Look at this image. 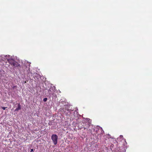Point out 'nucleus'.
<instances>
[{
  "label": "nucleus",
  "mask_w": 152,
  "mask_h": 152,
  "mask_svg": "<svg viewBox=\"0 0 152 152\" xmlns=\"http://www.w3.org/2000/svg\"><path fill=\"white\" fill-rule=\"evenodd\" d=\"M52 140L54 145H56L57 142L58 136L56 134H53L51 136Z\"/></svg>",
  "instance_id": "nucleus-1"
},
{
  "label": "nucleus",
  "mask_w": 152,
  "mask_h": 152,
  "mask_svg": "<svg viewBox=\"0 0 152 152\" xmlns=\"http://www.w3.org/2000/svg\"><path fill=\"white\" fill-rule=\"evenodd\" d=\"M63 110L64 111L66 112V111H68V112H70V113H71V111H73L72 110H70L69 109V106L67 105H66L65 107L63 108Z\"/></svg>",
  "instance_id": "nucleus-2"
},
{
  "label": "nucleus",
  "mask_w": 152,
  "mask_h": 152,
  "mask_svg": "<svg viewBox=\"0 0 152 152\" xmlns=\"http://www.w3.org/2000/svg\"><path fill=\"white\" fill-rule=\"evenodd\" d=\"M12 66H14L15 67L18 68L20 67V64L18 63L17 62L15 61Z\"/></svg>",
  "instance_id": "nucleus-3"
},
{
  "label": "nucleus",
  "mask_w": 152,
  "mask_h": 152,
  "mask_svg": "<svg viewBox=\"0 0 152 152\" xmlns=\"http://www.w3.org/2000/svg\"><path fill=\"white\" fill-rule=\"evenodd\" d=\"M7 61L12 66L15 62V61L12 59H7Z\"/></svg>",
  "instance_id": "nucleus-4"
},
{
  "label": "nucleus",
  "mask_w": 152,
  "mask_h": 152,
  "mask_svg": "<svg viewBox=\"0 0 152 152\" xmlns=\"http://www.w3.org/2000/svg\"><path fill=\"white\" fill-rule=\"evenodd\" d=\"M21 109V105H20V104L19 103L18 104V107L15 109V111H18L19 110H20Z\"/></svg>",
  "instance_id": "nucleus-5"
},
{
  "label": "nucleus",
  "mask_w": 152,
  "mask_h": 152,
  "mask_svg": "<svg viewBox=\"0 0 152 152\" xmlns=\"http://www.w3.org/2000/svg\"><path fill=\"white\" fill-rule=\"evenodd\" d=\"M48 92L50 94H52V92L51 91V88H50L49 91H48Z\"/></svg>",
  "instance_id": "nucleus-6"
},
{
  "label": "nucleus",
  "mask_w": 152,
  "mask_h": 152,
  "mask_svg": "<svg viewBox=\"0 0 152 152\" xmlns=\"http://www.w3.org/2000/svg\"><path fill=\"white\" fill-rule=\"evenodd\" d=\"M47 98H45L43 99V101L44 102H46L47 101Z\"/></svg>",
  "instance_id": "nucleus-7"
},
{
  "label": "nucleus",
  "mask_w": 152,
  "mask_h": 152,
  "mask_svg": "<svg viewBox=\"0 0 152 152\" xmlns=\"http://www.w3.org/2000/svg\"><path fill=\"white\" fill-rule=\"evenodd\" d=\"M89 127V126H86V127H83V128L84 129H88V128Z\"/></svg>",
  "instance_id": "nucleus-8"
},
{
  "label": "nucleus",
  "mask_w": 152,
  "mask_h": 152,
  "mask_svg": "<svg viewBox=\"0 0 152 152\" xmlns=\"http://www.w3.org/2000/svg\"><path fill=\"white\" fill-rule=\"evenodd\" d=\"M7 108V107H1V108L3 110H5L6 108Z\"/></svg>",
  "instance_id": "nucleus-9"
},
{
  "label": "nucleus",
  "mask_w": 152,
  "mask_h": 152,
  "mask_svg": "<svg viewBox=\"0 0 152 152\" xmlns=\"http://www.w3.org/2000/svg\"><path fill=\"white\" fill-rule=\"evenodd\" d=\"M33 149H31V151H30V152H31L33 151Z\"/></svg>",
  "instance_id": "nucleus-10"
},
{
  "label": "nucleus",
  "mask_w": 152,
  "mask_h": 152,
  "mask_svg": "<svg viewBox=\"0 0 152 152\" xmlns=\"http://www.w3.org/2000/svg\"><path fill=\"white\" fill-rule=\"evenodd\" d=\"M9 56H10L9 55H8V57H9Z\"/></svg>",
  "instance_id": "nucleus-11"
}]
</instances>
